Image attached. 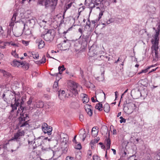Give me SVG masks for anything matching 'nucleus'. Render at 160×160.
<instances>
[{
	"label": "nucleus",
	"instance_id": "nucleus-44",
	"mask_svg": "<svg viewBox=\"0 0 160 160\" xmlns=\"http://www.w3.org/2000/svg\"><path fill=\"white\" fill-rule=\"evenodd\" d=\"M6 43H7V42H4V45L3 46H1L0 47V48L3 49L6 48V47L7 46H8V45H6Z\"/></svg>",
	"mask_w": 160,
	"mask_h": 160
},
{
	"label": "nucleus",
	"instance_id": "nucleus-46",
	"mask_svg": "<svg viewBox=\"0 0 160 160\" xmlns=\"http://www.w3.org/2000/svg\"><path fill=\"white\" fill-rule=\"evenodd\" d=\"M58 74L59 73H57V74H56V79L57 80H58V81L61 78L60 76L59 77V76H58V75H59Z\"/></svg>",
	"mask_w": 160,
	"mask_h": 160
},
{
	"label": "nucleus",
	"instance_id": "nucleus-8",
	"mask_svg": "<svg viewBox=\"0 0 160 160\" xmlns=\"http://www.w3.org/2000/svg\"><path fill=\"white\" fill-rule=\"evenodd\" d=\"M42 129L44 133H47L48 135L51 134L52 128L50 126H48L46 123H44L42 127Z\"/></svg>",
	"mask_w": 160,
	"mask_h": 160
},
{
	"label": "nucleus",
	"instance_id": "nucleus-43",
	"mask_svg": "<svg viewBox=\"0 0 160 160\" xmlns=\"http://www.w3.org/2000/svg\"><path fill=\"white\" fill-rule=\"evenodd\" d=\"M87 153L88 155L89 156L91 157L92 154V153L91 150L90 149L88 150V151H87Z\"/></svg>",
	"mask_w": 160,
	"mask_h": 160
},
{
	"label": "nucleus",
	"instance_id": "nucleus-56",
	"mask_svg": "<svg viewBox=\"0 0 160 160\" xmlns=\"http://www.w3.org/2000/svg\"><path fill=\"white\" fill-rule=\"evenodd\" d=\"M157 68H155V69H152L150 72H149V73H150V72H153V71H156V70Z\"/></svg>",
	"mask_w": 160,
	"mask_h": 160
},
{
	"label": "nucleus",
	"instance_id": "nucleus-49",
	"mask_svg": "<svg viewBox=\"0 0 160 160\" xmlns=\"http://www.w3.org/2000/svg\"><path fill=\"white\" fill-rule=\"evenodd\" d=\"M4 55L0 52V61L2 59L4 58Z\"/></svg>",
	"mask_w": 160,
	"mask_h": 160
},
{
	"label": "nucleus",
	"instance_id": "nucleus-50",
	"mask_svg": "<svg viewBox=\"0 0 160 160\" xmlns=\"http://www.w3.org/2000/svg\"><path fill=\"white\" fill-rule=\"evenodd\" d=\"M32 102V99L31 98H30L28 101L27 102V103L29 105H30L31 104Z\"/></svg>",
	"mask_w": 160,
	"mask_h": 160
},
{
	"label": "nucleus",
	"instance_id": "nucleus-2",
	"mask_svg": "<svg viewBox=\"0 0 160 160\" xmlns=\"http://www.w3.org/2000/svg\"><path fill=\"white\" fill-rule=\"evenodd\" d=\"M47 139L48 142L51 141V139H48V137L44 138L42 136L35 139L34 141L28 140V143L30 147L33 149L36 148L40 146L42 151H47L50 149L49 146L46 144Z\"/></svg>",
	"mask_w": 160,
	"mask_h": 160
},
{
	"label": "nucleus",
	"instance_id": "nucleus-13",
	"mask_svg": "<svg viewBox=\"0 0 160 160\" xmlns=\"http://www.w3.org/2000/svg\"><path fill=\"white\" fill-rule=\"evenodd\" d=\"M60 141L66 144L68 142V135L65 133H62L60 135Z\"/></svg>",
	"mask_w": 160,
	"mask_h": 160
},
{
	"label": "nucleus",
	"instance_id": "nucleus-21",
	"mask_svg": "<svg viewBox=\"0 0 160 160\" xmlns=\"http://www.w3.org/2000/svg\"><path fill=\"white\" fill-rule=\"evenodd\" d=\"M98 130L97 127H93L92 130V135L93 137H96L98 134Z\"/></svg>",
	"mask_w": 160,
	"mask_h": 160
},
{
	"label": "nucleus",
	"instance_id": "nucleus-39",
	"mask_svg": "<svg viewBox=\"0 0 160 160\" xmlns=\"http://www.w3.org/2000/svg\"><path fill=\"white\" fill-rule=\"evenodd\" d=\"M97 79L99 81H102L104 79L103 76L101 75L100 77H98Z\"/></svg>",
	"mask_w": 160,
	"mask_h": 160
},
{
	"label": "nucleus",
	"instance_id": "nucleus-5",
	"mask_svg": "<svg viewBox=\"0 0 160 160\" xmlns=\"http://www.w3.org/2000/svg\"><path fill=\"white\" fill-rule=\"evenodd\" d=\"M22 24L21 23V22L19 24H16L13 22H11L10 24V26L12 28L14 35L16 37H19L21 36L22 33V30H20L19 28H17L19 26V24Z\"/></svg>",
	"mask_w": 160,
	"mask_h": 160
},
{
	"label": "nucleus",
	"instance_id": "nucleus-60",
	"mask_svg": "<svg viewBox=\"0 0 160 160\" xmlns=\"http://www.w3.org/2000/svg\"><path fill=\"white\" fill-rule=\"evenodd\" d=\"M121 112H119L118 113V115H117V117H119V116H120L121 115Z\"/></svg>",
	"mask_w": 160,
	"mask_h": 160
},
{
	"label": "nucleus",
	"instance_id": "nucleus-54",
	"mask_svg": "<svg viewBox=\"0 0 160 160\" xmlns=\"http://www.w3.org/2000/svg\"><path fill=\"white\" fill-rule=\"evenodd\" d=\"M115 96L116 98H117V97H118V92L117 91H116L115 92Z\"/></svg>",
	"mask_w": 160,
	"mask_h": 160
},
{
	"label": "nucleus",
	"instance_id": "nucleus-62",
	"mask_svg": "<svg viewBox=\"0 0 160 160\" xmlns=\"http://www.w3.org/2000/svg\"><path fill=\"white\" fill-rule=\"evenodd\" d=\"M105 157L107 159H108V157H107V152H106V154H105Z\"/></svg>",
	"mask_w": 160,
	"mask_h": 160
},
{
	"label": "nucleus",
	"instance_id": "nucleus-33",
	"mask_svg": "<svg viewBox=\"0 0 160 160\" xmlns=\"http://www.w3.org/2000/svg\"><path fill=\"white\" fill-rule=\"evenodd\" d=\"M11 54L15 58H18L19 57L18 54L16 52V50L12 51L11 52Z\"/></svg>",
	"mask_w": 160,
	"mask_h": 160
},
{
	"label": "nucleus",
	"instance_id": "nucleus-40",
	"mask_svg": "<svg viewBox=\"0 0 160 160\" xmlns=\"http://www.w3.org/2000/svg\"><path fill=\"white\" fill-rule=\"evenodd\" d=\"M120 123H122V122H126V120L124 118L122 117H120Z\"/></svg>",
	"mask_w": 160,
	"mask_h": 160
},
{
	"label": "nucleus",
	"instance_id": "nucleus-3",
	"mask_svg": "<svg viewBox=\"0 0 160 160\" xmlns=\"http://www.w3.org/2000/svg\"><path fill=\"white\" fill-rule=\"evenodd\" d=\"M24 108L21 106L17 111V115L20 113V116L18 118L19 122L18 124V128H21V129L27 130L30 128V125L28 121H26L28 118V114H24L23 113Z\"/></svg>",
	"mask_w": 160,
	"mask_h": 160
},
{
	"label": "nucleus",
	"instance_id": "nucleus-15",
	"mask_svg": "<svg viewBox=\"0 0 160 160\" xmlns=\"http://www.w3.org/2000/svg\"><path fill=\"white\" fill-rule=\"evenodd\" d=\"M53 37V35L48 32L44 35V38L45 40L49 41L52 40Z\"/></svg>",
	"mask_w": 160,
	"mask_h": 160
},
{
	"label": "nucleus",
	"instance_id": "nucleus-14",
	"mask_svg": "<svg viewBox=\"0 0 160 160\" xmlns=\"http://www.w3.org/2000/svg\"><path fill=\"white\" fill-rule=\"evenodd\" d=\"M99 140V138L97 137L96 138L92 140L91 141L89 144L92 150L94 149L96 144L98 143Z\"/></svg>",
	"mask_w": 160,
	"mask_h": 160
},
{
	"label": "nucleus",
	"instance_id": "nucleus-41",
	"mask_svg": "<svg viewBox=\"0 0 160 160\" xmlns=\"http://www.w3.org/2000/svg\"><path fill=\"white\" fill-rule=\"evenodd\" d=\"M75 148L77 149L80 150L82 148L81 144L80 143L78 144L76 146H75Z\"/></svg>",
	"mask_w": 160,
	"mask_h": 160
},
{
	"label": "nucleus",
	"instance_id": "nucleus-7",
	"mask_svg": "<svg viewBox=\"0 0 160 160\" xmlns=\"http://www.w3.org/2000/svg\"><path fill=\"white\" fill-rule=\"evenodd\" d=\"M17 128H20L22 130L21 128H18V125H17ZM22 130H23L22 131H20V130H18L17 133L14 134L13 137L11 139H10L9 141L20 139L21 137L24 136L25 133V131H26V130H25L24 129H22Z\"/></svg>",
	"mask_w": 160,
	"mask_h": 160
},
{
	"label": "nucleus",
	"instance_id": "nucleus-1",
	"mask_svg": "<svg viewBox=\"0 0 160 160\" xmlns=\"http://www.w3.org/2000/svg\"><path fill=\"white\" fill-rule=\"evenodd\" d=\"M158 29L156 34L152 36L151 40L152 44L151 49L154 59L158 60L160 56V45H159V29L160 28V22L158 23Z\"/></svg>",
	"mask_w": 160,
	"mask_h": 160
},
{
	"label": "nucleus",
	"instance_id": "nucleus-31",
	"mask_svg": "<svg viewBox=\"0 0 160 160\" xmlns=\"http://www.w3.org/2000/svg\"><path fill=\"white\" fill-rule=\"evenodd\" d=\"M17 95L19 97H20L19 95H17L16 94H15V102L14 103V105H15L17 107L19 105V102H18L19 100V99L18 98L17 99L16 98V95Z\"/></svg>",
	"mask_w": 160,
	"mask_h": 160
},
{
	"label": "nucleus",
	"instance_id": "nucleus-28",
	"mask_svg": "<svg viewBox=\"0 0 160 160\" xmlns=\"http://www.w3.org/2000/svg\"><path fill=\"white\" fill-rule=\"evenodd\" d=\"M45 44L44 41L41 40H40L38 43V48L40 49L42 48L44 46Z\"/></svg>",
	"mask_w": 160,
	"mask_h": 160
},
{
	"label": "nucleus",
	"instance_id": "nucleus-45",
	"mask_svg": "<svg viewBox=\"0 0 160 160\" xmlns=\"http://www.w3.org/2000/svg\"><path fill=\"white\" fill-rule=\"evenodd\" d=\"M11 106L12 107V111H14L15 110H16L17 109V107L15 105H14V104L13 105L12 104L11 105Z\"/></svg>",
	"mask_w": 160,
	"mask_h": 160
},
{
	"label": "nucleus",
	"instance_id": "nucleus-22",
	"mask_svg": "<svg viewBox=\"0 0 160 160\" xmlns=\"http://www.w3.org/2000/svg\"><path fill=\"white\" fill-rule=\"evenodd\" d=\"M82 141H84L86 137V135L84 130H83L79 135Z\"/></svg>",
	"mask_w": 160,
	"mask_h": 160
},
{
	"label": "nucleus",
	"instance_id": "nucleus-17",
	"mask_svg": "<svg viewBox=\"0 0 160 160\" xmlns=\"http://www.w3.org/2000/svg\"><path fill=\"white\" fill-rule=\"evenodd\" d=\"M81 97L82 98V101L83 103H87L89 102V98L86 94L82 93L81 95Z\"/></svg>",
	"mask_w": 160,
	"mask_h": 160
},
{
	"label": "nucleus",
	"instance_id": "nucleus-48",
	"mask_svg": "<svg viewBox=\"0 0 160 160\" xmlns=\"http://www.w3.org/2000/svg\"><path fill=\"white\" fill-rule=\"evenodd\" d=\"M3 32L4 31L2 29V27L0 26V35L3 34Z\"/></svg>",
	"mask_w": 160,
	"mask_h": 160
},
{
	"label": "nucleus",
	"instance_id": "nucleus-52",
	"mask_svg": "<svg viewBox=\"0 0 160 160\" xmlns=\"http://www.w3.org/2000/svg\"><path fill=\"white\" fill-rule=\"evenodd\" d=\"M113 151V153L114 155H115L116 154V150L114 149H111Z\"/></svg>",
	"mask_w": 160,
	"mask_h": 160
},
{
	"label": "nucleus",
	"instance_id": "nucleus-36",
	"mask_svg": "<svg viewBox=\"0 0 160 160\" xmlns=\"http://www.w3.org/2000/svg\"><path fill=\"white\" fill-rule=\"evenodd\" d=\"M108 129H107V128L105 127V128H103L102 129L101 131L102 134H103L105 133H106Z\"/></svg>",
	"mask_w": 160,
	"mask_h": 160
},
{
	"label": "nucleus",
	"instance_id": "nucleus-38",
	"mask_svg": "<svg viewBox=\"0 0 160 160\" xmlns=\"http://www.w3.org/2000/svg\"><path fill=\"white\" fill-rule=\"evenodd\" d=\"M42 60H44V62H41V61H37L36 62V63L37 64H39L40 63H44L45 62V57H43L42 58Z\"/></svg>",
	"mask_w": 160,
	"mask_h": 160
},
{
	"label": "nucleus",
	"instance_id": "nucleus-16",
	"mask_svg": "<svg viewBox=\"0 0 160 160\" xmlns=\"http://www.w3.org/2000/svg\"><path fill=\"white\" fill-rule=\"evenodd\" d=\"M68 95L66 94L64 90H60L59 91L58 97L61 100L64 99L66 97H68Z\"/></svg>",
	"mask_w": 160,
	"mask_h": 160
},
{
	"label": "nucleus",
	"instance_id": "nucleus-4",
	"mask_svg": "<svg viewBox=\"0 0 160 160\" xmlns=\"http://www.w3.org/2000/svg\"><path fill=\"white\" fill-rule=\"evenodd\" d=\"M57 0H41L39 3L44 5L46 8L50 7L52 9L55 8L57 4Z\"/></svg>",
	"mask_w": 160,
	"mask_h": 160
},
{
	"label": "nucleus",
	"instance_id": "nucleus-55",
	"mask_svg": "<svg viewBox=\"0 0 160 160\" xmlns=\"http://www.w3.org/2000/svg\"><path fill=\"white\" fill-rule=\"evenodd\" d=\"M91 100H92V102H95V100L94 98L93 97H92L91 98Z\"/></svg>",
	"mask_w": 160,
	"mask_h": 160
},
{
	"label": "nucleus",
	"instance_id": "nucleus-34",
	"mask_svg": "<svg viewBox=\"0 0 160 160\" xmlns=\"http://www.w3.org/2000/svg\"><path fill=\"white\" fill-rule=\"evenodd\" d=\"M151 67H148L147 68L142 70L141 72H139L138 73V74H141L142 73H146L147 72H148V70Z\"/></svg>",
	"mask_w": 160,
	"mask_h": 160
},
{
	"label": "nucleus",
	"instance_id": "nucleus-32",
	"mask_svg": "<svg viewBox=\"0 0 160 160\" xmlns=\"http://www.w3.org/2000/svg\"><path fill=\"white\" fill-rule=\"evenodd\" d=\"M1 72L3 74V75L5 77L8 76L10 75L9 73L6 72L4 70H1Z\"/></svg>",
	"mask_w": 160,
	"mask_h": 160
},
{
	"label": "nucleus",
	"instance_id": "nucleus-63",
	"mask_svg": "<svg viewBox=\"0 0 160 160\" xmlns=\"http://www.w3.org/2000/svg\"><path fill=\"white\" fill-rule=\"evenodd\" d=\"M68 31V30H67V31H65L63 32V33L66 34Z\"/></svg>",
	"mask_w": 160,
	"mask_h": 160
},
{
	"label": "nucleus",
	"instance_id": "nucleus-57",
	"mask_svg": "<svg viewBox=\"0 0 160 160\" xmlns=\"http://www.w3.org/2000/svg\"><path fill=\"white\" fill-rule=\"evenodd\" d=\"M16 17V13L14 14L13 16V18H14L15 19Z\"/></svg>",
	"mask_w": 160,
	"mask_h": 160
},
{
	"label": "nucleus",
	"instance_id": "nucleus-24",
	"mask_svg": "<svg viewBox=\"0 0 160 160\" xmlns=\"http://www.w3.org/2000/svg\"><path fill=\"white\" fill-rule=\"evenodd\" d=\"M53 91L55 92L57 91L58 89V82H55L53 85Z\"/></svg>",
	"mask_w": 160,
	"mask_h": 160
},
{
	"label": "nucleus",
	"instance_id": "nucleus-61",
	"mask_svg": "<svg viewBox=\"0 0 160 160\" xmlns=\"http://www.w3.org/2000/svg\"><path fill=\"white\" fill-rule=\"evenodd\" d=\"M51 52L52 53H53L54 52L55 53H56V52L55 51H54L53 50H52Z\"/></svg>",
	"mask_w": 160,
	"mask_h": 160
},
{
	"label": "nucleus",
	"instance_id": "nucleus-58",
	"mask_svg": "<svg viewBox=\"0 0 160 160\" xmlns=\"http://www.w3.org/2000/svg\"><path fill=\"white\" fill-rule=\"evenodd\" d=\"M47 57H49V58H53V59H54V58H53L51 57H50V55H49V54H47Z\"/></svg>",
	"mask_w": 160,
	"mask_h": 160
},
{
	"label": "nucleus",
	"instance_id": "nucleus-9",
	"mask_svg": "<svg viewBox=\"0 0 160 160\" xmlns=\"http://www.w3.org/2000/svg\"><path fill=\"white\" fill-rule=\"evenodd\" d=\"M95 96L96 97H97V98L98 99H100L101 98L100 97L102 96V100H101V101H104L105 100V94L103 91L101 90H97L96 91L95 93Z\"/></svg>",
	"mask_w": 160,
	"mask_h": 160
},
{
	"label": "nucleus",
	"instance_id": "nucleus-23",
	"mask_svg": "<svg viewBox=\"0 0 160 160\" xmlns=\"http://www.w3.org/2000/svg\"><path fill=\"white\" fill-rule=\"evenodd\" d=\"M104 109L105 112L107 113H108L110 110V106L109 104L107 103L104 106Z\"/></svg>",
	"mask_w": 160,
	"mask_h": 160
},
{
	"label": "nucleus",
	"instance_id": "nucleus-27",
	"mask_svg": "<svg viewBox=\"0 0 160 160\" xmlns=\"http://www.w3.org/2000/svg\"><path fill=\"white\" fill-rule=\"evenodd\" d=\"M106 146L107 149H109L110 147L111 141L109 138H108L106 141Z\"/></svg>",
	"mask_w": 160,
	"mask_h": 160
},
{
	"label": "nucleus",
	"instance_id": "nucleus-11",
	"mask_svg": "<svg viewBox=\"0 0 160 160\" xmlns=\"http://www.w3.org/2000/svg\"><path fill=\"white\" fill-rule=\"evenodd\" d=\"M84 108L88 115L89 116H91L93 113L91 106L90 105L87 104L84 106Z\"/></svg>",
	"mask_w": 160,
	"mask_h": 160
},
{
	"label": "nucleus",
	"instance_id": "nucleus-25",
	"mask_svg": "<svg viewBox=\"0 0 160 160\" xmlns=\"http://www.w3.org/2000/svg\"><path fill=\"white\" fill-rule=\"evenodd\" d=\"M140 83L144 86H146L148 84L147 80L146 79L141 80L139 81Z\"/></svg>",
	"mask_w": 160,
	"mask_h": 160
},
{
	"label": "nucleus",
	"instance_id": "nucleus-12",
	"mask_svg": "<svg viewBox=\"0 0 160 160\" xmlns=\"http://www.w3.org/2000/svg\"><path fill=\"white\" fill-rule=\"evenodd\" d=\"M21 23L23 24L24 25L23 32L24 34L27 36H31L32 35L31 30L29 28L26 27L25 24L23 22H21Z\"/></svg>",
	"mask_w": 160,
	"mask_h": 160
},
{
	"label": "nucleus",
	"instance_id": "nucleus-20",
	"mask_svg": "<svg viewBox=\"0 0 160 160\" xmlns=\"http://www.w3.org/2000/svg\"><path fill=\"white\" fill-rule=\"evenodd\" d=\"M35 24V22L33 19H32L29 20L27 22V25H26V27L30 28H32L33 27L34 25Z\"/></svg>",
	"mask_w": 160,
	"mask_h": 160
},
{
	"label": "nucleus",
	"instance_id": "nucleus-35",
	"mask_svg": "<svg viewBox=\"0 0 160 160\" xmlns=\"http://www.w3.org/2000/svg\"><path fill=\"white\" fill-rule=\"evenodd\" d=\"M91 160H101L100 157L97 155L93 156L92 159Z\"/></svg>",
	"mask_w": 160,
	"mask_h": 160
},
{
	"label": "nucleus",
	"instance_id": "nucleus-51",
	"mask_svg": "<svg viewBox=\"0 0 160 160\" xmlns=\"http://www.w3.org/2000/svg\"><path fill=\"white\" fill-rule=\"evenodd\" d=\"M76 136H75L74 138V139L73 140V142L77 144V142L76 140Z\"/></svg>",
	"mask_w": 160,
	"mask_h": 160
},
{
	"label": "nucleus",
	"instance_id": "nucleus-64",
	"mask_svg": "<svg viewBox=\"0 0 160 160\" xmlns=\"http://www.w3.org/2000/svg\"><path fill=\"white\" fill-rule=\"evenodd\" d=\"M123 153L125 156L127 154V153H126V152L125 151H124Z\"/></svg>",
	"mask_w": 160,
	"mask_h": 160
},
{
	"label": "nucleus",
	"instance_id": "nucleus-18",
	"mask_svg": "<svg viewBox=\"0 0 160 160\" xmlns=\"http://www.w3.org/2000/svg\"><path fill=\"white\" fill-rule=\"evenodd\" d=\"M29 53L32 55V57L34 59H38L39 58V54L37 52H29Z\"/></svg>",
	"mask_w": 160,
	"mask_h": 160
},
{
	"label": "nucleus",
	"instance_id": "nucleus-10",
	"mask_svg": "<svg viewBox=\"0 0 160 160\" xmlns=\"http://www.w3.org/2000/svg\"><path fill=\"white\" fill-rule=\"evenodd\" d=\"M68 85L70 89L72 91L75 92L77 88H78L77 83L73 81H70L68 82Z\"/></svg>",
	"mask_w": 160,
	"mask_h": 160
},
{
	"label": "nucleus",
	"instance_id": "nucleus-42",
	"mask_svg": "<svg viewBox=\"0 0 160 160\" xmlns=\"http://www.w3.org/2000/svg\"><path fill=\"white\" fill-rule=\"evenodd\" d=\"M22 66H25V68H27V69H28L29 68V64L28 63H27L26 62L25 63H24V64L23 65H22Z\"/></svg>",
	"mask_w": 160,
	"mask_h": 160
},
{
	"label": "nucleus",
	"instance_id": "nucleus-59",
	"mask_svg": "<svg viewBox=\"0 0 160 160\" xmlns=\"http://www.w3.org/2000/svg\"><path fill=\"white\" fill-rule=\"evenodd\" d=\"M113 134H116V130L114 129L113 130Z\"/></svg>",
	"mask_w": 160,
	"mask_h": 160
},
{
	"label": "nucleus",
	"instance_id": "nucleus-37",
	"mask_svg": "<svg viewBox=\"0 0 160 160\" xmlns=\"http://www.w3.org/2000/svg\"><path fill=\"white\" fill-rule=\"evenodd\" d=\"M22 43L25 46H27L29 44V41H26L24 40L22 41Z\"/></svg>",
	"mask_w": 160,
	"mask_h": 160
},
{
	"label": "nucleus",
	"instance_id": "nucleus-6",
	"mask_svg": "<svg viewBox=\"0 0 160 160\" xmlns=\"http://www.w3.org/2000/svg\"><path fill=\"white\" fill-rule=\"evenodd\" d=\"M136 108V106L135 104L132 103H128L125 105L123 111L126 114H129L132 113Z\"/></svg>",
	"mask_w": 160,
	"mask_h": 160
},
{
	"label": "nucleus",
	"instance_id": "nucleus-53",
	"mask_svg": "<svg viewBox=\"0 0 160 160\" xmlns=\"http://www.w3.org/2000/svg\"><path fill=\"white\" fill-rule=\"evenodd\" d=\"M102 15H103V13L102 12H101L99 14L98 20H99V19L101 18V17Z\"/></svg>",
	"mask_w": 160,
	"mask_h": 160
},
{
	"label": "nucleus",
	"instance_id": "nucleus-47",
	"mask_svg": "<svg viewBox=\"0 0 160 160\" xmlns=\"http://www.w3.org/2000/svg\"><path fill=\"white\" fill-rule=\"evenodd\" d=\"M79 119L81 121H82L83 120V116L82 114H81L79 116Z\"/></svg>",
	"mask_w": 160,
	"mask_h": 160
},
{
	"label": "nucleus",
	"instance_id": "nucleus-29",
	"mask_svg": "<svg viewBox=\"0 0 160 160\" xmlns=\"http://www.w3.org/2000/svg\"><path fill=\"white\" fill-rule=\"evenodd\" d=\"M95 108L96 109H98L99 111L102 110V105L100 103H98L96 105Z\"/></svg>",
	"mask_w": 160,
	"mask_h": 160
},
{
	"label": "nucleus",
	"instance_id": "nucleus-19",
	"mask_svg": "<svg viewBox=\"0 0 160 160\" xmlns=\"http://www.w3.org/2000/svg\"><path fill=\"white\" fill-rule=\"evenodd\" d=\"M23 64L24 63L23 62H21L16 60H14L12 62L11 65L12 66L15 67H19L23 65Z\"/></svg>",
	"mask_w": 160,
	"mask_h": 160
},
{
	"label": "nucleus",
	"instance_id": "nucleus-30",
	"mask_svg": "<svg viewBox=\"0 0 160 160\" xmlns=\"http://www.w3.org/2000/svg\"><path fill=\"white\" fill-rule=\"evenodd\" d=\"M58 69L59 71V74L60 75H61L62 72L65 69V68L64 67L63 65H62V67H59Z\"/></svg>",
	"mask_w": 160,
	"mask_h": 160
},
{
	"label": "nucleus",
	"instance_id": "nucleus-26",
	"mask_svg": "<svg viewBox=\"0 0 160 160\" xmlns=\"http://www.w3.org/2000/svg\"><path fill=\"white\" fill-rule=\"evenodd\" d=\"M6 45H8V46H10V45H11L15 47H18V44L17 43H15L12 41H11L9 42H7V43H6Z\"/></svg>",
	"mask_w": 160,
	"mask_h": 160
}]
</instances>
